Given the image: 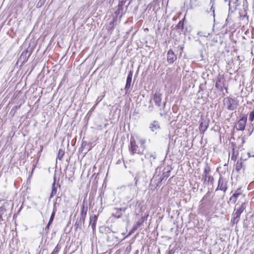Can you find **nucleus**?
Listing matches in <instances>:
<instances>
[{
  "label": "nucleus",
  "instance_id": "obj_51",
  "mask_svg": "<svg viewBox=\"0 0 254 254\" xmlns=\"http://www.w3.org/2000/svg\"><path fill=\"white\" fill-rule=\"evenodd\" d=\"M160 116H162H162H163L166 115V112H161V113H160Z\"/></svg>",
  "mask_w": 254,
  "mask_h": 254
},
{
  "label": "nucleus",
  "instance_id": "obj_36",
  "mask_svg": "<svg viewBox=\"0 0 254 254\" xmlns=\"http://www.w3.org/2000/svg\"><path fill=\"white\" fill-rule=\"evenodd\" d=\"M249 120L252 122L254 121V110L250 114Z\"/></svg>",
  "mask_w": 254,
  "mask_h": 254
},
{
  "label": "nucleus",
  "instance_id": "obj_4",
  "mask_svg": "<svg viewBox=\"0 0 254 254\" xmlns=\"http://www.w3.org/2000/svg\"><path fill=\"white\" fill-rule=\"evenodd\" d=\"M246 206L247 203L246 202L242 203L241 206L237 208H236V206H235L231 221L232 224H237L239 222L240 216L246 209Z\"/></svg>",
  "mask_w": 254,
  "mask_h": 254
},
{
  "label": "nucleus",
  "instance_id": "obj_10",
  "mask_svg": "<svg viewBox=\"0 0 254 254\" xmlns=\"http://www.w3.org/2000/svg\"><path fill=\"white\" fill-rule=\"evenodd\" d=\"M158 168L156 169V173L153 176L152 179L151 180L150 185H152L154 183V186L155 188L160 186V184L164 180V178L160 174H156Z\"/></svg>",
  "mask_w": 254,
  "mask_h": 254
},
{
  "label": "nucleus",
  "instance_id": "obj_39",
  "mask_svg": "<svg viewBox=\"0 0 254 254\" xmlns=\"http://www.w3.org/2000/svg\"><path fill=\"white\" fill-rule=\"evenodd\" d=\"M237 200V199L235 197H234L233 195H232L229 198V201H232L234 203L236 202Z\"/></svg>",
  "mask_w": 254,
  "mask_h": 254
},
{
  "label": "nucleus",
  "instance_id": "obj_27",
  "mask_svg": "<svg viewBox=\"0 0 254 254\" xmlns=\"http://www.w3.org/2000/svg\"><path fill=\"white\" fill-rule=\"evenodd\" d=\"M138 141L140 145V147L142 148L143 150L146 148V139L145 138H138Z\"/></svg>",
  "mask_w": 254,
  "mask_h": 254
},
{
  "label": "nucleus",
  "instance_id": "obj_57",
  "mask_svg": "<svg viewBox=\"0 0 254 254\" xmlns=\"http://www.w3.org/2000/svg\"><path fill=\"white\" fill-rule=\"evenodd\" d=\"M60 198L59 197H57L56 198V201H57V200H58V198Z\"/></svg>",
  "mask_w": 254,
  "mask_h": 254
},
{
  "label": "nucleus",
  "instance_id": "obj_37",
  "mask_svg": "<svg viewBox=\"0 0 254 254\" xmlns=\"http://www.w3.org/2000/svg\"><path fill=\"white\" fill-rule=\"evenodd\" d=\"M60 251V248L58 247V245H57L54 249L53 252L51 254H58V252Z\"/></svg>",
  "mask_w": 254,
  "mask_h": 254
},
{
  "label": "nucleus",
  "instance_id": "obj_47",
  "mask_svg": "<svg viewBox=\"0 0 254 254\" xmlns=\"http://www.w3.org/2000/svg\"><path fill=\"white\" fill-rule=\"evenodd\" d=\"M208 194H209V193L207 192L202 198V199H201V201H202L204 200V199H205L208 196Z\"/></svg>",
  "mask_w": 254,
  "mask_h": 254
},
{
  "label": "nucleus",
  "instance_id": "obj_48",
  "mask_svg": "<svg viewBox=\"0 0 254 254\" xmlns=\"http://www.w3.org/2000/svg\"><path fill=\"white\" fill-rule=\"evenodd\" d=\"M138 228H139V227H137V225L136 224L135 225H134L133 226V228H132V231H134L135 230H136Z\"/></svg>",
  "mask_w": 254,
  "mask_h": 254
},
{
  "label": "nucleus",
  "instance_id": "obj_16",
  "mask_svg": "<svg viewBox=\"0 0 254 254\" xmlns=\"http://www.w3.org/2000/svg\"><path fill=\"white\" fill-rule=\"evenodd\" d=\"M167 56V60L169 64L173 63L177 60V56L171 49L168 51Z\"/></svg>",
  "mask_w": 254,
  "mask_h": 254
},
{
  "label": "nucleus",
  "instance_id": "obj_54",
  "mask_svg": "<svg viewBox=\"0 0 254 254\" xmlns=\"http://www.w3.org/2000/svg\"><path fill=\"white\" fill-rule=\"evenodd\" d=\"M149 109H151L150 110H152V108H153V106H149Z\"/></svg>",
  "mask_w": 254,
  "mask_h": 254
},
{
  "label": "nucleus",
  "instance_id": "obj_8",
  "mask_svg": "<svg viewBox=\"0 0 254 254\" xmlns=\"http://www.w3.org/2000/svg\"><path fill=\"white\" fill-rule=\"evenodd\" d=\"M227 183V179L223 176L220 175L216 191L220 190L225 193L228 189Z\"/></svg>",
  "mask_w": 254,
  "mask_h": 254
},
{
  "label": "nucleus",
  "instance_id": "obj_30",
  "mask_svg": "<svg viewBox=\"0 0 254 254\" xmlns=\"http://www.w3.org/2000/svg\"><path fill=\"white\" fill-rule=\"evenodd\" d=\"M145 158L147 159H148L150 160V161H152V160H154L156 159V155L155 154H150V153H147L145 156Z\"/></svg>",
  "mask_w": 254,
  "mask_h": 254
},
{
  "label": "nucleus",
  "instance_id": "obj_21",
  "mask_svg": "<svg viewBox=\"0 0 254 254\" xmlns=\"http://www.w3.org/2000/svg\"><path fill=\"white\" fill-rule=\"evenodd\" d=\"M32 51L31 49L29 50L28 49H27L26 50L24 51L21 55V59H23V61H27L28 58L30 57Z\"/></svg>",
  "mask_w": 254,
  "mask_h": 254
},
{
  "label": "nucleus",
  "instance_id": "obj_23",
  "mask_svg": "<svg viewBox=\"0 0 254 254\" xmlns=\"http://www.w3.org/2000/svg\"><path fill=\"white\" fill-rule=\"evenodd\" d=\"M184 20L185 18L183 19L182 20L180 21L178 24L175 26V28L177 30H179V32H180V33L181 32H184Z\"/></svg>",
  "mask_w": 254,
  "mask_h": 254
},
{
  "label": "nucleus",
  "instance_id": "obj_24",
  "mask_svg": "<svg viewBox=\"0 0 254 254\" xmlns=\"http://www.w3.org/2000/svg\"><path fill=\"white\" fill-rule=\"evenodd\" d=\"M57 202H55L54 204V207H53V212L51 214L50 220L49 221V224H51L53 223V221L54 220V219L55 216L56 212L57 211V207H56Z\"/></svg>",
  "mask_w": 254,
  "mask_h": 254
},
{
  "label": "nucleus",
  "instance_id": "obj_56",
  "mask_svg": "<svg viewBox=\"0 0 254 254\" xmlns=\"http://www.w3.org/2000/svg\"><path fill=\"white\" fill-rule=\"evenodd\" d=\"M157 254H160V250L158 251V252L157 253Z\"/></svg>",
  "mask_w": 254,
  "mask_h": 254
},
{
  "label": "nucleus",
  "instance_id": "obj_42",
  "mask_svg": "<svg viewBox=\"0 0 254 254\" xmlns=\"http://www.w3.org/2000/svg\"><path fill=\"white\" fill-rule=\"evenodd\" d=\"M104 97V96L98 97L96 100V102H97L96 104H98V103H99L100 101H101L102 100V99H103Z\"/></svg>",
  "mask_w": 254,
  "mask_h": 254
},
{
  "label": "nucleus",
  "instance_id": "obj_55",
  "mask_svg": "<svg viewBox=\"0 0 254 254\" xmlns=\"http://www.w3.org/2000/svg\"><path fill=\"white\" fill-rule=\"evenodd\" d=\"M224 89L226 90V92H227V87H224Z\"/></svg>",
  "mask_w": 254,
  "mask_h": 254
},
{
  "label": "nucleus",
  "instance_id": "obj_12",
  "mask_svg": "<svg viewBox=\"0 0 254 254\" xmlns=\"http://www.w3.org/2000/svg\"><path fill=\"white\" fill-rule=\"evenodd\" d=\"M133 75V70H130L127 75L126 84L124 90L126 94L128 93L130 91L131 83L132 80V77Z\"/></svg>",
  "mask_w": 254,
  "mask_h": 254
},
{
  "label": "nucleus",
  "instance_id": "obj_43",
  "mask_svg": "<svg viewBox=\"0 0 254 254\" xmlns=\"http://www.w3.org/2000/svg\"><path fill=\"white\" fill-rule=\"evenodd\" d=\"M51 224H49V222L48 223V224L46 226V227H45V231H46L47 232H48L49 231V228H50V226L51 225Z\"/></svg>",
  "mask_w": 254,
  "mask_h": 254
},
{
  "label": "nucleus",
  "instance_id": "obj_17",
  "mask_svg": "<svg viewBox=\"0 0 254 254\" xmlns=\"http://www.w3.org/2000/svg\"><path fill=\"white\" fill-rule=\"evenodd\" d=\"M225 79L222 77H218L216 80L215 87L219 90L222 91L223 87L225 86Z\"/></svg>",
  "mask_w": 254,
  "mask_h": 254
},
{
  "label": "nucleus",
  "instance_id": "obj_35",
  "mask_svg": "<svg viewBox=\"0 0 254 254\" xmlns=\"http://www.w3.org/2000/svg\"><path fill=\"white\" fill-rule=\"evenodd\" d=\"M240 16L242 17V20L243 21H244L245 23H248L249 21V17L247 15V13H245V14L243 16L240 15Z\"/></svg>",
  "mask_w": 254,
  "mask_h": 254
},
{
  "label": "nucleus",
  "instance_id": "obj_40",
  "mask_svg": "<svg viewBox=\"0 0 254 254\" xmlns=\"http://www.w3.org/2000/svg\"><path fill=\"white\" fill-rule=\"evenodd\" d=\"M143 223V222L140 219H139L136 223L137 227H140L142 225Z\"/></svg>",
  "mask_w": 254,
  "mask_h": 254
},
{
  "label": "nucleus",
  "instance_id": "obj_13",
  "mask_svg": "<svg viewBox=\"0 0 254 254\" xmlns=\"http://www.w3.org/2000/svg\"><path fill=\"white\" fill-rule=\"evenodd\" d=\"M231 1H234V3L235 4V6H237L239 5H240L242 3L243 4V5L245 6V4H247V0H230L229 2V13L228 15V18L226 19V21H228L229 18H230V17L231 16V14L233 12V10L231 9L230 8V3Z\"/></svg>",
  "mask_w": 254,
  "mask_h": 254
},
{
  "label": "nucleus",
  "instance_id": "obj_15",
  "mask_svg": "<svg viewBox=\"0 0 254 254\" xmlns=\"http://www.w3.org/2000/svg\"><path fill=\"white\" fill-rule=\"evenodd\" d=\"M158 0H153L150 3H149L146 9L149 11L150 10H151V9L152 8L153 11H154L155 12L159 9L160 6Z\"/></svg>",
  "mask_w": 254,
  "mask_h": 254
},
{
  "label": "nucleus",
  "instance_id": "obj_19",
  "mask_svg": "<svg viewBox=\"0 0 254 254\" xmlns=\"http://www.w3.org/2000/svg\"><path fill=\"white\" fill-rule=\"evenodd\" d=\"M97 219L98 215H96L91 216L90 217L89 224L91 226V228L93 231L95 229Z\"/></svg>",
  "mask_w": 254,
  "mask_h": 254
},
{
  "label": "nucleus",
  "instance_id": "obj_2",
  "mask_svg": "<svg viewBox=\"0 0 254 254\" xmlns=\"http://www.w3.org/2000/svg\"><path fill=\"white\" fill-rule=\"evenodd\" d=\"M87 210V203L85 200H84L81 208L79 217L77 218L74 225V227L76 229L78 228H81L82 225L84 224Z\"/></svg>",
  "mask_w": 254,
  "mask_h": 254
},
{
  "label": "nucleus",
  "instance_id": "obj_38",
  "mask_svg": "<svg viewBox=\"0 0 254 254\" xmlns=\"http://www.w3.org/2000/svg\"><path fill=\"white\" fill-rule=\"evenodd\" d=\"M237 154H238V153H237L236 154H235V151H234V148H233V153H232V156H231V160H236V158H237Z\"/></svg>",
  "mask_w": 254,
  "mask_h": 254
},
{
  "label": "nucleus",
  "instance_id": "obj_29",
  "mask_svg": "<svg viewBox=\"0 0 254 254\" xmlns=\"http://www.w3.org/2000/svg\"><path fill=\"white\" fill-rule=\"evenodd\" d=\"M206 81H205L204 83H201L199 85V90L198 91L197 94L200 93V92L204 91L206 89Z\"/></svg>",
  "mask_w": 254,
  "mask_h": 254
},
{
  "label": "nucleus",
  "instance_id": "obj_34",
  "mask_svg": "<svg viewBox=\"0 0 254 254\" xmlns=\"http://www.w3.org/2000/svg\"><path fill=\"white\" fill-rule=\"evenodd\" d=\"M87 143L86 141H83L81 144V147L79 149L78 152L79 153L82 152L84 148L85 147V146L87 145Z\"/></svg>",
  "mask_w": 254,
  "mask_h": 254
},
{
  "label": "nucleus",
  "instance_id": "obj_6",
  "mask_svg": "<svg viewBox=\"0 0 254 254\" xmlns=\"http://www.w3.org/2000/svg\"><path fill=\"white\" fill-rule=\"evenodd\" d=\"M162 98V93L159 91H156L153 95L152 100L154 102L155 105L159 108V110L161 111L165 107L166 102H164L163 105L161 104V101ZM152 102V99L150 100V103Z\"/></svg>",
  "mask_w": 254,
  "mask_h": 254
},
{
  "label": "nucleus",
  "instance_id": "obj_22",
  "mask_svg": "<svg viewBox=\"0 0 254 254\" xmlns=\"http://www.w3.org/2000/svg\"><path fill=\"white\" fill-rule=\"evenodd\" d=\"M149 128L152 131H155L160 129L159 124L158 122L156 121H153V123H151L149 126Z\"/></svg>",
  "mask_w": 254,
  "mask_h": 254
},
{
  "label": "nucleus",
  "instance_id": "obj_46",
  "mask_svg": "<svg viewBox=\"0 0 254 254\" xmlns=\"http://www.w3.org/2000/svg\"><path fill=\"white\" fill-rule=\"evenodd\" d=\"M140 219L144 222L145 220H147V216H142Z\"/></svg>",
  "mask_w": 254,
  "mask_h": 254
},
{
  "label": "nucleus",
  "instance_id": "obj_32",
  "mask_svg": "<svg viewBox=\"0 0 254 254\" xmlns=\"http://www.w3.org/2000/svg\"><path fill=\"white\" fill-rule=\"evenodd\" d=\"M114 21H115L114 20H113V21L110 22L109 25L108 27H107V30L108 31L112 32L113 31V30L114 29Z\"/></svg>",
  "mask_w": 254,
  "mask_h": 254
},
{
  "label": "nucleus",
  "instance_id": "obj_33",
  "mask_svg": "<svg viewBox=\"0 0 254 254\" xmlns=\"http://www.w3.org/2000/svg\"><path fill=\"white\" fill-rule=\"evenodd\" d=\"M64 154V151L62 149H60L58 152V158L59 160H61Z\"/></svg>",
  "mask_w": 254,
  "mask_h": 254
},
{
  "label": "nucleus",
  "instance_id": "obj_41",
  "mask_svg": "<svg viewBox=\"0 0 254 254\" xmlns=\"http://www.w3.org/2000/svg\"><path fill=\"white\" fill-rule=\"evenodd\" d=\"M16 113V111L15 110V109L12 108L10 112L9 115H10L12 117H13L15 115Z\"/></svg>",
  "mask_w": 254,
  "mask_h": 254
},
{
  "label": "nucleus",
  "instance_id": "obj_52",
  "mask_svg": "<svg viewBox=\"0 0 254 254\" xmlns=\"http://www.w3.org/2000/svg\"><path fill=\"white\" fill-rule=\"evenodd\" d=\"M248 156H249V158L252 156V155H251V153L250 152L248 153ZM252 157H254V155H252Z\"/></svg>",
  "mask_w": 254,
  "mask_h": 254
},
{
  "label": "nucleus",
  "instance_id": "obj_18",
  "mask_svg": "<svg viewBox=\"0 0 254 254\" xmlns=\"http://www.w3.org/2000/svg\"><path fill=\"white\" fill-rule=\"evenodd\" d=\"M208 127V123L204 119H201V122L199 126V131L201 134H204Z\"/></svg>",
  "mask_w": 254,
  "mask_h": 254
},
{
  "label": "nucleus",
  "instance_id": "obj_59",
  "mask_svg": "<svg viewBox=\"0 0 254 254\" xmlns=\"http://www.w3.org/2000/svg\"><path fill=\"white\" fill-rule=\"evenodd\" d=\"M224 1H225V2H227V0H224Z\"/></svg>",
  "mask_w": 254,
  "mask_h": 254
},
{
  "label": "nucleus",
  "instance_id": "obj_1",
  "mask_svg": "<svg viewBox=\"0 0 254 254\" xmlns=\"http://www.w3.org/2000/svg\"><path fill=\"white\" fill-rule=\"evenodd\" d=\"M13 205L10 201H5L0 207V222L11 217Z\"/></svg>",
  "mask_w": 254,
  "mask_h": 254
},
{
  "label": "nucleus",
  "instance_id": "obj_53",
  "mask_svg": "<svg viewBox=\"0 0 254 254\" xmlns=\"http://www.w3.org/2000/svg\"><path fill=\"white\" fill-rule=\"evenodd\" d=\"M254 127H252V132L250 133L249 135H250L252 134V133L253 131L254 130Z\"/></svg>",
  "mask_w": 254,
  "mask_h": 254
},
{
  "label": "nucleus",
  "instance_id": "obj_58",
  "mask_svg": "<svg viewBox=\"0 0 254 254\" xmlns=\"http://www.w3.org/2000/svg\"><path fill=\"white\" fill-rule=\"evenodd\" d=\"M129 214V213H127V217H128V216Z\"/></svg>",
  "mask_w": 254,
  "mask_h": 254
},
{
  "label": "nucleus",
  "instance_id": "obj_14",
  "mask_svg": "<svg viewBox=\"0 0 254 254\" xmlns=\"http://www.w3.org/2000/svg\"><path fill=\"white\" fill-rule=\"evenodd\" d=\"M125 3L126 1L124 0L120 1L118 5V9L115 12L117 15H120L121 17L125 13V11H124V6Z\"/></svg>",
  "mask_w": 254,
  "mask_h": 254
},
{
  "label": "nucleus",
  "instance_id": "obj_9",
  "mask_svg": "<svg viewBox=\"0 0 254 254\" xmlns=\"http://www.w3.org/2000/svg\"><path fill=\"white\" fill-rule=\"evenodd\" d=\"M127 210V207H123L121 208L115 207L113 209L112 216L117 219L120 218L123 215V213H125Z\"/></svg>",
  "mask_w": 254,
  "mask_h": 254
},
{
  "label": "nucleus",
  "instance_id": "obj_28",
  "mask_svg": "<svg viewBox=\"0 0 254 254\" xmlns=\"http://www.w3.org/2000/svg\"><path fill=\"white\" fill-rule=\"evenodd\" d=\"M242 194H243V193H242L241 188H239L236 190H235V192L233 193V194L232 195L234 196V197H235L237 199L239 196H240Z\"/></svg>",
  "mask_w": 254,
  "mask_h": 254
},
{
  "label": "nucleus",
  "instance_id": "obj_11",
  "mask_svg": "<svg viewBox=\"0 0 254 254\" xmlns=\"http://www.w3.org/2000/svg\"><path fill=\"white\" fill-rule=\"evenodd\" d=\"M247 121V116H242L235 126L236 128L239 130H244L246 127Z\"/></svg>",
  "mask_w": 254,
  "mask_h": 254
},
{
  "label": "nucleus",
  "instance_id": "obj_49",
  "mask_svg": "<svg viewBox=\"0 0 254 254\" xmlns=\"http://www.w3.org/2000/svg\"><path fill=\"white\" fill-rule=\"evenodd\" d=\"M98 198H100V201L101 204H102L103 198H102V196L101 194H100Z\"/></svg>",
  "mask_w": 254,
  "mask_h": 254
},
{
  "label": "nucleus",
  "instance_id": "obj_44",
  "mask_svg": "<svg viewBox=\"0 0 254 254\" xmlns=\"http://www.w3.org/2000/svg\"><path fill=\"white\" fill-rule=\"evenodd\" d=\"M175 252L173 250H170L167 252V254H174Z\"/></svg>",
  "mask_w": 254,
  "mask_h": 254
},
{
  "label": "nucleus",
  "instance_id": "obj_25",
  "mask_svg": "<svg viewBox=\"0 0 254 254\" xmlns=\"http://www.w3.org/2000/svg\"><path fill=\"white\" fill-rule=\"evenodd\" d=\"M171 170L172 169L169 167H167V168H165L164 169V172L163 173V174L162 175L163 178H164V179H166L170 176Z\"/></svg>",
  "mask_w": 254,
  "mask_h": 254
},
{
  "label": "nucleus",
  "instance_id": "obj_45",
  "mask_svg": "<svg viewBox=\"0 0 254 254\" xmlns=\"http://www.w3.org/2000/svg\"><path fill=\"white\" fill-rule=\"evenodd\" d=\"M20 108V105H18V106H14L12 108L15 109V110L16 111H17V110L19 109Z\"/></svg>",
  "mask_w": 254,
  "mask_h": 254
},
{
  "label": "nucleus",
  "instance_id": "obj_7",
  "mask_svg": "<svg viewBox=\"0 0 254 254\" xmlns=\"http://www.w3.org/2000/svg\"><path fill=\"white\" fill-rule=\"evenodd\" d=\"M128 150L131 155L135 154H142V152L138 149V146L136 143V141L133 136H131L130 143L128 145Z\"/></svg>",
  "mask_w": 254,
  "mask_h": 254
},
{
  "label": "nucleus",
  "instance_id": "obj_3",
  "mask_svg": "<svg viewBox=\"0 0 254 254\" xmlns=\"http://www.w3.org/2000/svg\"><path fill=\"white\" fill-rule=\"evenodd\" d=\"M211 168L210 166L206 163L204 168L203 174L202 175V181L204 185H208L209 184L213 185L214 182V179L212 176L210 175L211 172Z\"/></svg>",
  "mask_w": 254,
  "mask_h": 254
},
{
  "label": "nucleus",
  "instance_id": "obj_31",
  "mask_svg": "<svg viewBox=\"0 0 254 254\" xmlns=\"http://www.w3.org/2000/svg\"><path fill=\"white\" fill-rule=\"evenodd\" d=\"M243 167V162L241 161H238L237 162V164L236 165V170L237 172H239Z\"/></svg>",
  "mask_w": 254,
  "mask_h": 254
},
{
  "label": "nucleus",
  "instance_id": "obj_26",
  "mask_svg": "<svg viewBox=\"0 0 254 254\" xmlns=\"http://www.w3.org/2000/svg\"><path fill=\"white\" fill-rule=\"evenodd\" d=\"M57 192V188L56 187V184L55 181L54 182V183L52 184V191L50 194V198H52L56 194Z\"/></svg>",
  "mask_w": 254,
  "mask_h": 254
},
{
  "label": "nucleus",
  "instance_id": "obj_5",
  "mask_svg": "<svg viewBox=\"0 0 254 254\" xmlns=\"http://www.w3.org/2000/svg\"><path fill=\"white\" fill-rule=\"evenodd\" d=\"M224 103L227 106V109L230 111H234L237 109L239 102L235 98L230 97H226L223 100Z\"/></svg>",
  "mask_w": 254,
  "mask_h": 254
},
{
  "label": "nucleus",
  "instance_id": "obj_50",
  "mask_svg": "<svg viewBox=\"0 0 254 254\" xmlns=\"http://www.w3.org/2000/svg\"><path fill=\"white\" fill-rule=\"evenodd\" d=\"M210 10H212V12H213V16L214 17L215 16V14H214V8L213 7V6H212L211 8H210Z\"/></svg>",
  "mask_w": 254,
  "mask_h": 254
},
{
  "label": "nucleus",
  "instance_id": "obj_20",
  "mask_svg": "<svg viewBox=\"0 0 254 254\" xmlns=\"http://www.w3.org/2000/svg\"><path fill=\"white\" fill-rule=\"evenodd\" d=\"M145 176V173L144 171L138 172L134 177L135 186H137L138 182L141 178H143Z\"/></svg>",
  "mask_w": 254,
  "mask_h": 254
}]
</instances>
